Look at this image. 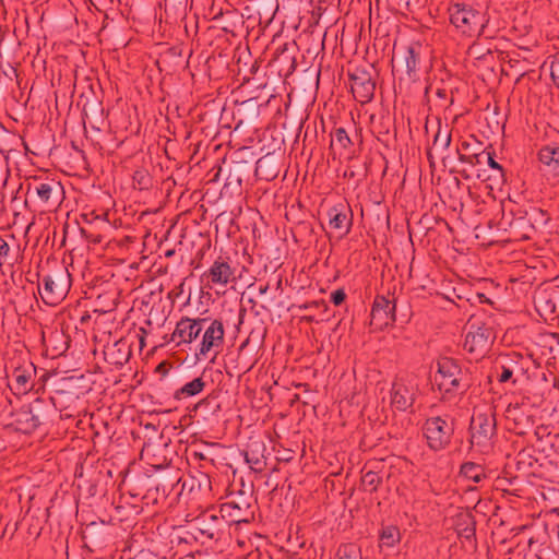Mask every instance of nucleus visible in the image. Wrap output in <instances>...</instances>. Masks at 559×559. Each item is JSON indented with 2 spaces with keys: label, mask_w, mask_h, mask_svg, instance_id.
<instances>
[{
  "label": "nucleus",
  "mask_w": 559,
  "mask_h": 559,
  "mask_svg": "<svg viewBox=\"0 0 559 559\" xmlns=\"http://www.w3.org/2000/svg\"><path fill=\"white\" fill-rule=\"evenodd\" d=\"M205 321L206 319L181 318L171 334V341L175 342L177 346L191 344L200 335L202 323Z\"/></svg>",
  "instance_id": "nucleus-12"
},
{
  "label": "nucleus",
  "mask_w": 559,
  "mask_h": 559,
  "mask_svg": "<svg viewBox=\"0 0 559 559\" xmlns=\"http://www.w3.org/2000/svg\"><path fill=\"white\" fill-rule=\"evenodd\" d=\"M453 432V421L444 417H430L426 419L424 425V435L427 439L428 447L433 451H440L447 448L451 442Z\"/></svg>",
  "instance_id": "nucleus-4"
},
{
  "label": "nucleus",
  "mask_w": 559,
  "mask_h": 559,
  "mask_svg": "<svg viewBox=\"0 0 559 559\" xmlns=\"http://www.w3.org/2000/svg\"><path fill=\"white\" fill-rule=\"evenodd\" d=\"M203 278L206 281V286L213 287H226L228 284L235 281V270L230 264L223 258L216 259L206 272L203 274Z\"/></svg>",
  "instance_id": "nucleus-11"
},
{
  "label": "nucleus",
  "mask_w": 559,
  "mask_h": 559,
  "mask_svg": "<svg viewBox=\"0 0 559 559\" xmlns=\"http://www.w3.org/2000/svg\"><path fill=\"white\" fill-rule=\"evenodd\" d=\"M71 287V275L67 269L61 267L43 277L38 285V293L46 305L57 306L61 302Z\"/></svg>",
  "instance_id": "nucleus-3"
},
{
  "label": "nucleus",
  "mask_w": 559,
  "mask_h": 559,
  "mask_svg": "<svg viewBox=\"0 0 559 559\" xmlns=\"http://www.w3.org/2000/svg\"><path fill=\"white\" fill-rule=\"evenodd\" d=\"M404 59H405L406 71H407L408 75L411 76L413 73L416 72L417 63H418V57H417L414 48H412V47L407 48Z\"/></svg>",
  "instance_id": "nucleus-22"
},
{
  "label": "nucleus",
  "mask_w": 559,
  "mask_h": 559,
  "mask_svg": "<svg viewBox=\"0 0 559 559\" xmlns=\"http://www.w3.org/2000/svg\"><path fill=\"white\" fill-rule=\"evenodd\" d=\"M486 158H487L488 166L491 169L496 170V173H497L495 175L496 182L502 183L504 181V173H503L502 166L495 160L493 154L491 152L486 153Z\"/></svg>",
  "instance_id": "nucleus-23"
},
{
  "label": "nucleus",
  "mask_w": 559,
  "mask_h": 559,
  "mask_svg": "<svg viewBox=\"0 0 559 559\" xmlns=\"http://www.w3.org/2000/svg\"><path fill=\"white\" fill-rule=\"evenodd\" d=\"M36 367L32 362H24L15 367L9 377V386L15 394H26L35 385Z\"/></svg>",
  "instance_id": "nucleus-10"
},
{
  "label": "nucleus",
  "mask_w": 559,
  "mask_h": 559,
  "mask_svg": "<svg viewBox=\"0 0 559 559\" xmlns=\"http://www.w3.org/2000/svg\"><path fill=\"white\" fill-rule=\"evenodd\" d=\"M225 329L221 320H213L205 329L199 348V355L206 356L213 348H219L224 344Z\"/></svg>",
  "instance_id": "nucleus-14"
},
{
  "label": "nucleus",
  "mask_w": 559,
  "mask_h": 559,
  "mask_svg": "<svg viewBox=\"0 0 559 559\" xmlns=\"http://www.w3.org/2000/svg\"><path fill=\"white\" fill-rule=\"evenodd\" d=\"M435 381L439 389L447 393L464 392L469 386L467 372L463 371L459 364L451 358H442L438 361Z\"/></svg>",
  "instance_id": "nucleus-2"
},
{
  "label": "nucleus",
  "mask_w": 559,
  "mask_h": 559,
  "mask_svg": "<svg viewBox=\"0 0 559 559\" xmlns=\"http://www.w3.org/2000/svg\"><path fill=\"white\" fill-rule=\"evenodd\" d=\"M461 477L466 480H472L477 484L486 478L485 469L481 465L473 462H466L461 466Z\"/></svg>",
  "instance_id": "nucleus-19"
},
{
  "label": "nucleus",
  "mask_w": 559,
  "mask_h": 559,
  "mask_svg": "<svg viewBox=\"0 0 559 559\" xmlns=\"http://www.w3.org/2000/svg\"><path fill=\"white\" fill-rule=\"evenodd\" d=\"M401 540V533L396 526H385L380 533V548H393Z\"/></svg>",
  "instance_id": "nucleus-20"
},
{
  "label": "nucleus",
  "mask_w": 559,
  "mask_h": 559,
  "mask_svg": "<svg viewBox=\"0 0 559 559\" xmlns=\"http://www.w3.org/2000/svg\"><path fill=\"white\" fill-rule=\"evenodd\" d=\"M540 163L552 173L555 178H559V147L545 146L539 153Z\"/></svg>",
  "instance_id": "nucleus-17"
},
{
  "label": "nucleus",
  "mask_w": 559,
  "mask_h": 559,
  "mask_svg": "<svg viewBox=\"0 0 559 559\" xmlns=\"http://www.w3.org/2000/svg\"><path fill=\"white\" fill-rule=\"evenodd\" d=\"M11 175L9 160L7 157L0 155V185L5 186Z\"/></svg>",
  "instance_id": "nucleus-24"
},
{
  "label": "nucleus",
  "mask_w": 559,
  "mask_h": 559,
  "mask_svg": "<svg viewBox=\"0 0 559 559\" xmlns=\"http://www.w3.org/2000/svg\"><path fill=\"white\" fill-rule=\"evenodd\" d=\"M418 385L411 379H397L390 391L391 405L400 412H406L415 402Z\"/></svg>",
  "instance_id": "nucleus-6"
},
{
  "label": "nucleus",
  "mask_w": 559,
  "mask_h": 559,
  "mask_svg": "<svg viewBox=\"0 0 559 559\" xmlns=\"http://www.w3.org/2000/svg\"><path fill=\"white\" fill-rule=\"evenodd\" d=\"M408 3H409V0H406V4H408Z\"/></svg>",
  "instance_id": "nucleus-39"
},
{
  "label": "nucleus",
  "mask_w": 559,
  "mask_h": 559,
  "mask_svg": "<svg viewBox=\"0 0 559 559\" xmlns=\"http://www.w3.org/2000/svg\"><path fill=\"white\" fill-rule=\"evenodd\" d=\"M204 388H205V382L203 381V379L195 378L192 381L182 385L180 389H178L175 392L174 397L176 400H181V399H186V397L195 396L199 393H201L204 390Z\"/></svg>",
  "instance_id": "nucleus-18"
},
{
  "label": "nucleus",
  "mask_w": 559,
  "mask_h": 559,
  "mask_svg": "<svg viewBox=\"0 0 559 559\" xmlns=\"http://www.w3.org/2000/svg\"><path fill=\"white\" fill-rule=\"evenodd\" d=\"M349 76L354 97L361 104L370 102L376 90V83L371 72L362 68H357Z\"/></svg>",
  "instance_id": "nucleus-8"
},
{
  "label": "nucleus",
  "mask_w": 559,
  "mask_h": 559,
  "mask_svg": "<svg viewBox=\"0 0 559 559\" xmlns=\"http://www.w3.org/2000/svg\"><path fill=\"white\" fill-rule=\"evenodd\" d=\"M146 334V331L144 328H140V334H139V341H140V347L143 348L145 346L144 343V336Z\"/></svg>",
  "instance_id": "nucleus-33"
},
{
  "label": "nucleus",
  "mask_w": 559,
  "mask_h": 559,
  "mask_svg": "<svg viewBox=\"0 0 559 559\" xmlns=\"http://www.w3.org/2000/svg\"><path fill=\"white\" fill-rule=\"evenodd\" d=\"M381 483V478L378 473L368 471L361 477V484L365 490L374 491Z\"/></svg>",
  "instance_id": "nucleus-21"
},
{
  "label": "nucleus",
  "mask_w": 559,
  "mask_h": 559,
  "mask_svg": "<svg viewBox=\"0 0 559 559\" xmlns=\"http://www.w3.org/2000/svg\"><path fill=\"white\" fill-rule=\"evenodd\" d=\"M267 290V286H264V287H260V293L261 294H265Z\"/></svg>",
  "instance_id": "nucleus-36"
},
{
  "label": "nucleus",
  "mask_w": 559,
  "mask_h": 559,
  "mask_svg": "<svg viewBox=\"0 0 559 559\" xmlns=\"http://www.w3.org/2000/svg\"><path fill=\"white\" fill-rule=\"evenodd\" d=\"M394 321L395 305L384 296H377L370 313V325L373 330H383Z\"/></svg>",
  "instance_id": "nucleus-9"
},
{
  "label": "nucleus",
  "mask_w": 559,
  "mask_h": 559,
  "mask_svg": "<svg viewBox=\"0 0 559 559\" xmlns=\"http://www.w3.org/2000/svg\"><path fill=\"white\" fill-rule=\"evenodd\" d=\"M550 74L554 82L559 86V53L555 56L550 63Z\"/></svg>",
  "instance_id": "nucleus-27"
},
{
  "label": "nucleus",
  "mask_w": 559,
  "mask_h": 559,
  "mask_svg": "<svg viewBox=\"0 0 559 559\" xmlns=\"http://www.w3.org/2000/svg\"><path fill=\"white\" fill-rule=\"evenodd\" d=\"M459 160L462 162V163H469V164L474 163L472 160L471 156H466V155H462V154L459 156Z\"/></svg>",
  "instance_id": "nucleus-34"
},
{
  "label": "nucleus",
  "mask_w": 559,
  "mask_h": 559,
  "mask_svg": "<svg viewBox=\"0 0 559 559\" xmlns=\"http://www.w3.org/2000/svg\"><path fill=\"white\" fill-rule=\"evenodd\" d=\"M346 298V294L343 289H336L331 294V301L335 306H340Z\"/></svg>",
  "instance_id": "nucleus-30"
},
{
  "label": "nucleus",
  "mask_w": 559,
  "mask_h": 559,
  "mask_svg": "<svg viewBox=\"0 0 559 559\" xmlns=\"http://www.w3.org/2000/svg\"><path fill=\"white\" fill-rule=\"evenodd\" d=\"M512 374H513V371L510 368L502 366L501 373L498 376V380L501 383L507 382L512 378Z\"/></svg>",
  "instance_id": "nucleus-31"
},
{
  "label": "nucleus",
  "mask_w": 559,
  "mask_h": 559,
  "mask_svg": "<svg viewBox=\"0 0 559 559\" xmlns=\"http://www.w3.org/2000/svg\"><path fill=\"white\" fill-rule=\"evenodd\" d=\"M200 531L205 534L207 537L210 538H213L214 537V533L211 532L210 530H203V528H200Z\"/></svg>",
  "instance_id": "nucleus-35"
},
{
  "label": "nucleus",
  "mask_w": 559,
  "mask_h": 559,
  "mask_svg": "<svg viewBox=\"0 0 559 559\" xmlns=\"http://www.w3.org/2000/svg\"><path fill=\"white\" fill-rule=\"evenodd\" d=\"M329 226L341 231L343 235L349 233L352 227V212L345 204H337L328 211Z\"/></svg>",
  "instance_id": "nucleus-16"
},
{
  "label": "nucleus",
  "mask_w": 559,
  "mask_h": 559,
  "mask_svg": "<svg viewBox=\"0 0 559 559\" xmlns=\"http://www.w3.org/2000/svg\"><path fill=\"white\" fill-rule=\"evenodd\" d=\"M439 143L443 148H448L451 143V133L445 132L444 135H442L441 131L439 130L435 135L433 145H438Z\"/></svg>",
  "instance_id": "nucleus-26"
},
{
  "label": "nucleus",
  "mask_w": 559,
  "mask_h": 559,
  "mask_svg": "<svg viewBox=\"0 0 559 559\" xmlns=\"http://www.w3.org/2000/svg\"><path fill=\"white\" fill-rule=\"evenodd\" d=\"M471 442L474 445L487 447L495 435L496 419L489 412H475L471 419Z\"/></svg>",
  "instance_id": "nucleus-5"
},
{
  "label": "nucleus",
  "mask_w": 559,
  "mask_h": 559,
  "mask_svg": "<svg viewBox=\"0 0 559 559\" xmlns=\"http://www.w3.org/2000/svg\"><path fill=\"white\" fill-rule=\"evenodd\" d=\"M210 518H211L212 520H214V521H215V520H217V516H215V515H211Z\"/></svg>",
  "instance_id": "nucleus-38"
},
{
  "label": "nucleus",
  "mask_w": 559,
  "mask_h": 559,
  "mask_svg": "<svg viewBox=\"0 0 559 559\" xmlns=\"http://www.w3.org/2000/svg\"><path fill=\"white\" fill-rule=\"evenodd\" d=\"M62 187L55 179L38 181L36 177L27 183V192L34 191L44 206H49L58 201Z\"/></svg>",
  "instance_id": "nucleus-13"
},
{
  "label": "nucleus",
  "mask_w": 559,
  "mask_h": 559,
  "mask_svg": "<svg viewBox=\"0 0 559 559\" xmlns=\"http://www.w3.org/2000/svg\"><path fill=\"white\" fill-rule=\"evenodd\" d=\"M335 138L336 141L344 147H346L347 144L350 143V139L348 138L347 132L343 128L336 130Z\"/></svg>",
  "instance_id": "nucleus-29"
},
{
  "label": "nucleus",
  "mask_w": 559,
  "mask_h": 559,
  "mask_svg": "<svg viewBox=\"0 0 559 559\" xmlns=\"http://www.w3.org/2000/svg\"><path fill=\"white\" fill-rule=\"evenodd\" d=\"M43 405L44 402L37 399L28 406L19 409L14 420L16 430L23 433H32L35 431L45 419Z\"/></svg>",
  "instance_id": "nucleus-7"
},
{
  "label": "nucleus",
  "mask_w": 559,
  "mask_h": 559,
  "mask_svg": "<svg viewBox=\"0 0 559 559\" xmlns=\"http://www.w3.org/2000/svg\"><path fill=\"white\" fill-rule=\"evenodd\" d=\"M246 462L251 466L252 469L257 472H261L263 469L264 463L261 459L254 456L251 457L248 453L246 454Z\"/></svg>",
  "instance_id": "nucleus-28"
},
{
  "label": "nucleus",
  "mask_w": 559,
  "mask_h": 559,
  "mask_svg": "<svg viewBox=\"0 0 559 559\" xmlns=\"http://www.w3.org/2000/svg\"><path fill=\"white\" fill-rule=\"evenodd\" d=\"M480 156H481V155H478V154H476V155H474V156H473L474 158H476V163H480V160H479V157H480Z\"/></svg>",
  "instance_id": "nucleus-37"
},
{
  "label": "nucleus",
  "mask_w": 559,
  "mask_h": 559,
  "mask_svg": "<svg viewBox=\"0 0 559 559\" xmlns=\"http://www.w3.org/2000/svg\"><path fill=\"white\" fill-rule=\"evenodd\" d=\"M490 330L472 324L466 333L464 348L471 354H483L490 344Z\"/></svg>",
  "instance_id": "nucleus-15"
},
{
  "label": "nucleus",
  "mask_w": 559,
  "mask_h": 559,
  "mask_svg": "<svg viewBox=\"0 0 559 559\" xmlns=\"http://www.w3.org/2000/svg\"><path fill=\"white\" fill-rule=\"evenodd\" d=\"M10 251V247L8 242L0 237V258H4L8 255Z\"/></svg>",
  "instance_id": "nucleus-32"
},
{
  "label": "nucleus",
  "mask_w": 559,
  "mask_h": 559,
  "mask_svg": "<svg viewBox=\"0 0 559 559\" xmlns=\"http://www.w3.org/2000/svg\"><path fill=\"white\" fill-rule=\"evenodd\" d=\"M450 22L462 34L479 36L488 23L487 15L464 3H455L449 8Z\"/></svg>",
  "instance_id": "nucleus-1"
},
{
  "label": "nucleus",
  "mask_w": 559,
  "mask_h": 559,
  "mask_svg": "<svg viewBox=\"0 0 559 559\" xmlns=\"http://www.w3.org/2000/svg\"><path fill=\"white\" fill-rule=\"evenodd\" d=\"M338 559H362L359 549L355 546L345 547Z\"/></svg>",
  "instance_id": "nucleus-25"
}]
</instances>
